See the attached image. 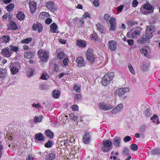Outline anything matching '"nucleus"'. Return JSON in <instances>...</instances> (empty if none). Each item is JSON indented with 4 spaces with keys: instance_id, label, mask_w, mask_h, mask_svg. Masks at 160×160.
<instances>
[{
    "instance_id": "35",
    "label": "nucleus",
    "mask_w": 160,
    "mask_h": 160,
    "mask_svg": "<svg viewBox=\"0 0 160 160\" xmlns=\"http://www.w3.org/2000/svg\"><path fill=\"white\" fill-rule=\"evenodd\" d=\"M140 35V32L138 30H135L132 34V38H134L135 37L139 36Z\"/></svg>"
},
{
    "instance_id": "22",
    "label": "nucleus",
    "mask_w": 160,
    "mask_h": 160,
    "mask_svg": "<svg viewBox=\"0 0 160 160\" xmlns=\"http://www.w3.org/2000/svg\"><path fill=\"white\" fill-rule=\"evenodd\" d=\"M97 29L101 33H104L106 31V28L100 24L98 23L96 25Z\"/></svg>"
},
{
    "instance_id": "63",
    "label": "nucleus",
    "mask_w": 160,
    "mask_h": 160,
    "mask_svg": "<svg viewBox=\"0 0 160 160\" xmlns=\"http://www.w3.org/2000/svg\"><path fill=\"white\" fill-rule=\"evenodd\" d=\"M9 15L8 14H6L3 15L2 18L4 20H7L8 18H9Z\"/></svg>"
},
{
    "instance_id": "30",
    "label": "nucleus",
    "mask_w": 160,
    "mask_h": 160,
    "mask_svg": "<svg viewBox=\"0 0 160 160\" xmlns=\"http://www.w3.org/2000/svg\"><path fill=\"white\" fill-rule=\"evenodd\" d=\"M36 138L39 141H42L44 138L43 135L41 133H38L36 135Z\"/></svg>"
},
{
    "instance_id": "61",
    "label": "nucleus",
    "mask_w": 160,
    "mask_h": 160,
    "mask_svg": "<svg viewBox=\"0 0 160 160\" xmlns=\"http://www.w3.org/2000/svg\"><path fill=\"white\" fill-rule=\"evenodd\" d=\"M138 3V2L136 0H134L132 3V6L135 7H136Z\"/></svg>"
},
{
    "instance_id": "4",
    "label": "nucleus",
    "mask_w": 160,
    "mask_h": 160,
    "mask_svg": "<svg viewBox=\"0 0 160 160\" xmlns=\"http://www.w3.org/2000/svg\"><path fill=\"white\" fill-rule=\"evenodd\" d=\"M103 146L102 148V150L104 152H107L112 148V141L109 140L103 141Z\"/></svg>"
},
{
    "instance_id": "34",
    "label": "nucleus",
    "mask_w": 160,
    "mask_h": 160,
    "mask_svg": "<svg viewBox=\"0 0 160 160\" xmlns=\"http://www.w3.org/2000/svg\"><path fill=\"white\" fill-rule=\"evenodd\" d=\"M9 48L10 50L12 51V52H17L19 50L17 46H14L12 45L9 46Z\"/></svg>"
},
{
    "instance_id": "25",
    "label": "nucleus",
    "mask_w": 160,
    "mask_h": 160,
    "mask_svg": "<svg viewBox=\"0 0 160 160\" xmlns=\"http://www.w3.org/2000/svg\"><path fill=\"white\" fill-rule=\"evenodd\" d=\"M60 93L58 90H54L53 91L52 95L53 97L55 98H58L60 96Z\"/></svg>"
},
{
    "instance_id": "7",
    "label": "nucleus",
    "mask_w": 160,
    "mask_h": 160,
    "mask_svg": "<svg viewBox=\"0 0 160 160\" xmlns=\"http://www.w3.org/2000/svg\"><path fill=\"white\" fill-rule=\"evenodd\" d=\"M110 27L109 30L111 31H115L117 28V22L116 19L113 17H111L109 19Z\"/></svg>"
},
{
    "instance_id": "20",
    "label": "nucleus",
    "mask_w": 160,
    "mask_h": 160,
    "mask_svg": "<svg viewBox=\"0 0 160 160\" xmlns=\"http://www.w3.org/2000/svg\"><path fill=\"white\" fill-rule=\"evenodd\" d=\"M150 38H149V37L147 36H145V37L144 36L143 37L139 38L138 41V42L139 43H143L147 42Z\"/></svg>"
},
{
    "instance_id": "41",
    "label": "nucleus",
    "mask_w": 160,
    "mask_h": 160,
    "mask_svg": "<svg viewBox=\"0 0 160 160\" xmlns=\"http://www.w3.org/2000/svg\"><path fill=\"white\" fill-rule=\"evenodd\" d=\"M32 41V39L31 38H27L21 41L22 43H28L31 42Z\"/></svg>"
},
{
    "instance_id": "53",
    "label": "nucleus",
    "mask_w": 160,
    "mask_h": 160,
    "mask_svg": "<svg viewBox=\"0 0 160 160\" xmlns=\"http://www.w3.org/2000/svg\"><path fill=\"white\" fill-rule=\"evenodd\" d=\"M52 144V142L50 141H49L45 145V146L47 148H50L51 147Z\"/></svg>"
},
{
    "instance_id": "57",
    "label": "nucleus",
    "mask_w": 160,
    "mask_h": 160,
    "mask_svg": "<svg viewBox=\"0 0 160 160\" xmlns=\"http://www.w3.org/2000/svg\"><path fill=\"white\" fill-rule=\"evenodd\" d=\"M124 7V5H121L117 7V11L118 12H121L122 10Z\"/></svg>"
},
{
    "instance_id": "2",
    "label": "nucleus",
    "mask_w": 160,
    "mask_h": 160,
    "mask_svg": "<svg viewBox=\"0 0 160 160\" xmlns=\"http://www.w3.org/2000/svg\"><path fill=\"white\" fill-rule=\"evenodd\" d=\"M38 55L41 61L47 62L49 58L48 52L43 49H40L38 51Z\"/></svg>"
},
{
    "instance_id": "52",
    "label": "nucleus",
    "mask_w": 160,
    "mask_h": 160,
    "mask_svg": "<svg viewBox=\"0 0 160 160\" xmlns=\"http://www.w3.org/2000/svg\"><path fill=\"white\" fill-rule=\"evenodd\" d=\"M128 69L132 74H134L135 73L134 70L131 65H129L128 66Z\"/></svg>"
},
{
    "instance_id": "10",
    "label": "nucleus",
    "mask_w": 160,
    "mask_h": 160,
    "mask_svg": "<svg viewBox=\"0 0 160 160\" xmlns=\"http://www.w3.org/2000/svg\"><path fill=\"white\" fill-rule=\"evenodd\" d=\"M155 29L152 26H148L146 29L145 36L151 38L152 36V33L155 31Z\"/></svg>"
},
{
    "instance_id": "6",
    "label": "nucleus",
    "mask_w": 160,
    "mask_h": 160,
    "mask_svg": "<svg viewBox=\"0 0 160 160\" xmlns=\"http://www.w3.org/2000/svg\"><path fill=\"white\" fill-rule=\"evenodd\" d=\"M114 106V105H112V104H107L104 102L100 103L99 105L100 109L105 111L109 110L112 109Z\"/></svg>"
},
{
    "instance_id": "1",
    "label": "nucleus",
    "mask_w": 160,
    "mask_h": 160,
    "mask_svg": "<svg viewBox=\"0 0 160 160\" xmlns=\"http://www.w3.org/2000/svg\"><path fill=\"white\" fill-rule=\"evenodd\" d=\"M86 58L90 62L99 64L102 62V60L100 57L96 58L95 55L94 54L92 49L89 48L86 52Z\"/></svg>"
},
{
    "instance_id": "16",
    "label": "nucleus",
    "mask_w": 160,
    "mask_h": 160,
    "mask_svg": "<svg viewBox=\"0 0 160 160\" xmlns=\"http://www.w3.org/2000/svg\"><path fill=\"white\" fill-rule=\"evenodd\" d=\"M108 46L109 48L112 50H114L117 48L116 42L113 40H111L108 42Z\"/></svg>"
},
{
    "instance_id": "33",
    "label": "nucleus",
    "mask_w": 160,
    "mask_h": 160,
    "mask_svg": "<svg viewBox=\"0 0 160 160\" xmlns=\"http://www.w3.org/2000/svg\"><path fill=\"white\" fill-rule=\"evenodd\" d=\"M98 36L96 33H94L90 36V38L92 40L96 41L98 40Z\"/></svg>"
},
{
    "instance_id": "19",
    "label": "nucleus",
    "mask_w": 160,
    "mask_h": 160,
    "mask_svg": "<svg viewBox=\"0 0 160 160\" xmlns=\"http://www.w3.org/2000/svg\"><path fill=\"white\" fill-rule=\"evenodd\" d=\"M9 67L11 73L13 75L16 74L18 71V68L14 67L12 63H11Z\"/></svg>"
},
{
    "instance_id": "42",
    "label": "nucleus",
    "mask_w": 160,
    "mask_h": 160,
    "mask_svg": "<svg viewBox=\"0 0 160 160\" xmlns=\"http://www.w3.org/2000/svg\"><path fill=\"white\" fill-rule=\"evenodd\" d=\"M116 108L117 109L119 112L121 111L123 108V105L122 103H120L117 105L116 107Z\"/></svg>"
},
{
    "instance_id": "36",
    "label": "nucleus",
    "mask_w": 160,
    "mask_h": 160,
    "mask_svg": "<svg viewBox=\"0 0 160 160\" xmlns=\"http://www.w3.org/2000/svg\"><path fill=\"white\" fill-rule=\"evenodd\" d=\"M151 120L153 122H156L157 123H159V122L158 119V117L157 115H154L151 118Z\"/></svg>"
},
{
    "instance_id": "31",
    "label": "nucleus",
    "mask_w": 160,
    "mask_h": 160,
    "mask_svg": "<svg viewBox=\"0 0 160 160\" xmlns=\"http://www.w3.org/2000/svg\"><path fill=\"white\" fill-rule=\"evenodd\" d=\"M55 155L53 153H51L47 155L46 157L47 160H52L54 159Z\"/></svg>"
},
{
    "instance_id": "5",
    "label": "nucleus",
    "mask_w": 160,
    "mask_h": 160,
    "mask_svg": "<svg viewBox=\"0 0 160 160\" xmlns=\"http://www.w3.org/2000/svg\"><path fill=\"white\" fill-rule=\"evenodd\" d=\"M152 6L149 4H145L141 7V8L142 12L145 14H148L152 12Z\"/></svg>"
},
{
    "instance_id": "55",
    "label": "nucleus",
    "mask_w": 160,
    "mask_h": 160,
    "mask_svg": "<svg viewBox=\"0 0 160 160\" xmlns=\"http://www.w3.org/2000/svg\"><path fill=\"white\" fill-rule=\"evenodd\" d=\"M131 139V138L129 136H127L123 139V141L125 142L129 141Z\"/></svg>"
},
{
    "instance_id": "59",
    "label": "nucleus",
    "mask_w": 160,
    "mask_h": 160,
    "mask_svg": "<svg viewBox=\"0 0 160 160\" xmlns=\"http://www.w3.org/2000/svg\"><path fill=\"white\" fill-rule=\"evenodd\" d=\"M142 54H144V55L145 56L148 54L147 51L145 49H142L140 50Z\"/></svg>"
},
{
    "instance_id": "21",
    "label": "nucleus",
    "mask_w": 160,
    "mask_h": 160,
    "mask_svg": "<svg viewBox=\"0 0 160 160\" xmlns=\"http://www.w3.org/2000/svg\"><path fill=\"white\" fill-rule=\"evenodd\" d=\"M50 31L53 33H58L59 31L57 29V26L56 24L53 23L51 25Z\"/></svg>"
},
{
    "instance_id": "47",
    "label": "nucleus",
    "mask_w": 160,
    "mask_h": 160,
    "mask_svg": "<svg viewBox=\"0 0 160 160\" xmlns=\"http://www.w3.org/2000/svg\"><path fill=\"white\" fill-rule=\"evenodd\" d=\"M93 4L94 7H98L100 5L99 1V0H94L93 2Z\"/></svg>"
},
{
    "instance_id": "14",
    "label": "nucleus",
    "mask_w": 160,
    "mask_h": 160,
    "mask_svg": "<svg viewBox=\"0 0 160 160\" xmlns=\"http://www.w3.org/2000/svg\"><path fill=\"white\" fill-rule=\"evenodd\" d=\"M129 89L127 88H123L118 89L116 90V92L119 96H122L129 91Z\"/></svg>"
},
{
    "instance_id": "51",
    "label": "nucleus",
    "mask_w": 160,
    "mask_h": 160,
    "mask_svg": "<svg viewBox=\"0 0 160 160\" xmlns=\"http://www.w3.org/2000/svg\"><path fill=\"white\" fill-rule=\"evenodd\" d=\"M110 17L108 14H106L104 16V18L106 20L107 22H109V19L110 18Z\"/></svg>"
},
{
    "instance_id": "54",
    "label": "nucleus",
    "mask_w": 160,
    "mask_h": 160,
    "mask_svg": "<svg viewBox=\"0 0 160 160\" xmlns=\"http://www.w3.org/2000/svg\"><path fill=\"white\" fill-rule=\"evenodd\" d=\"M69 61V59L68 58H65L63 60V63L65 66H67L68 64V62Z\"/></svg>"
},
{
    "instance_id": "45",
    "label": "nucleus",
    "mask_w": 160,
    "mask_h": 160,
    "mask_svg": "<svg viewBox=\"0 0 160 160\" xmlns=\"http://www.w3.org/2000/svg\"><path fill=\"white\" fill-rule=\"evenodd\" d=\"M74 90L78 92H79L80 91V87L77 85L75 84L73 88Z\"/></svg>"
},
{
    "instance_id": "38",
    "label": "nucleus",
    "mask_w": 160,
    "mask_h": 160,
    "mask_svg": "<svg viewBox=\"0 0 160 160\" xmlns=\"http://www.w3.org/2000/svg\"><path fill=\"white\" fill-rule=\"evenodd\" d=\"M46 133L47 136L50 138H51L53 137V133L52 132L49 130H47L46 131Z\"/></svg>"
},
{
    "instance_id": "49",
    "label": "nucleus",
    "mask_w": 160,
    "mask_h": 160,
    "mask_svg": "<svg viewBox=\"0 0 160 160\" xmlns=\"http://www.w3.org/2000/svg\"><path fill=\"white\" fill-rule=\"evenodd\" d=\"M70 118L71 119L73 120L74 121H76L77 120L78 117L76 116L74 114L71 113L70 115Z\"/></svg>"
},
{
    "instance_id": "27",
    "label": "nucleus",
    "mask_w": 160,
    "mask_h": 160,
    "mask_svg": "<svg viewBox=\"0 0 160 160\" xmlns=\"http://www.w3.org/2000/svg\"><path fill=\"white\" fill-rule=\"evenodd\" d=\"M43 118V117L42 116H40L39 117L35 116L34 118V122L36 123L40 122L42 121Z\"/></svg>"
},
{
    "instance_id": "18",
    "label": "nucleus",
    "mask_w": 160,
    "mask_h": 160,
    "mask_svg": "<svg viewBox=\"0 0 160 160\" xmlns=\"http://www.w3.org/2000/svg\"><path fill=\"white\" fill-rule=\"evenodd\" d=\"M91 137L89 133H86L83 137V142L84 143L87 144L91 140Z\"/></svg>"
},
{
    "instance_id": "23",
    "label": "nucleus",
    "mask_w": 160,
    "mask_h": 160,
    "mask_svg": "<svg viewBox=\"0 0 160 160\" xmlns=\"http://www.w3.org/2000/svg\"><path fill=\"white\" fill-rule=\"evenodd\" d=\"M77 44L79 47L81 48H85L86 46V42L83 40H77Z\"/></svg>"
},
{
    "instance_id": "58",
    "label": "nucleus",
    "mask_w": 160,
    "mask_h": 160,
    "mask_svg": "<svg viewBox=\"0 0 160 160\" xmlns=\"http://www.w3.org/2000/svg\"><path fill=\"white\" fill-rule=\"evenodd\" d=\"M32 106L33 107L37 108H40L41 107V104L39 103L37 104L33 103Z\"/></svg>"
},
{
    "instance_id": "17",
    "label": "nucleus",
    "mask_w": 160,
    "mask_h": 160,
    "mask_svg": "<svg viewBox=\"0 0 160 160\" xmlns=\"http://www.w3.org/2000/svg\"><path fill=\"white\" fill-rule=\"evenodd\" d=\"M29 7L32 12H34L37 9L36 3L33 2H32L29 3Z\"/></svg>"
},
{
    "instance_id": "29",
    "label": "nucleus",
    "mask_w": 160,
    "mask_h": 160,
    "mask_svg": "<svg viewBox=\"0 0 160 160\" xmlns=\"http://www.w3.org/2000/svg\"><path fill=\"white\" fill-rule=\"evenodd\" d=\"M7 74V71L6 69L0 68V78L5 77Z\"/></svg>"
},
{
    "instance_id": "11",
    "label": "nucleus",
    "mask_w": 160,
    "mask_h": 160,
    "mask_svg": "<svg viewBox=\"0 0 160 160\" xmlns=\"http://www.w3.org/2000/svg\"><path fill=\"white\" fill-rule=\"evenodd\" d=\"M76 62L78 64V66L79 67H85L86 62L84 58L82 57H78L76 59Z\"/></svg>"
},
{
    "instance_id": "24",
    "label": "nucleus",
    "mask_w": 160,
    "mask_h": 160,
    "mask_svg": "<svg viewBox=\"0 0 160 160\" xmlns=\"http://www.w3.org/2000/svg\"><path fill=\"white\" fill-rule=\"evenodd\" d=\"M16 17L18 20L20 21L23 20L25 17L24 14L21 11L18 12Z\"/></svg>"
},
{
    "instance_id": "26",
    "label": "nucleus",
    "mask_w": 160,
    "mask_h": 160,
    "mask_svg": "<svg viewBox=\"0 0 160 160\" xmlns=\"http://www.w3.org/2000/svg\"><path fill=\"white\" fill-rule=\"evenodd\" d=\"M10 38L8 36H4L0 38V42L6 43L9 41Z\"/></svg>"
},
{
    "instance_id": "48",
    "label": "nucleus",
    "mask_w": 160,
    "mask_h": 160,
    "mask_svg": "<svg viewBox=\"0 0 160 160\" xmlns=\"http://www.w3.org/2000/svg\"><path fill=\"white\" fill-rule=\"evenodd\" d=\"M137 23V22L135 21L132 20H128L127 21V24L129 26H132L133 25Z\"/></svg>"
},
{
    "instance_id": "56",
    "label": "nucleus",
    "mask_w": 160,
    "mask_h": 160,
    "mask_svg": "<svg viewBox=\"0 0 160 160\" xmlns=\"http://www.w3.org/2000/svg\"><path fill=\"white\" fill-rule=\"evenodd\" d=\"M90 16L89 13L87 12H86L84 13V14L82 16V18L84 19H86L87 18H89Z\"/></svg>"
},
{
    "instance_id": "62",
    "label": "nucleus",
    "mask_w": 160,
    "mask_h": 160,
    "mask_svg": "<svg viewBox=\"0 0 160 160\" xmlns=\"http://www.w3.org/2000/svg\"><path fill=\"white\" fill-rule=\"evenodd\" d=\"M128 44L130 46H132L133 44V40L132 39H129L127 41Z\"/></svg>"
},
{
    "instance_id": "46",
    "label": "nucleus",
    "mask_w": 160,
    "mask_h": 160,
    "mask_svg": "<svg viewBox=\"0 0 160 160\" xmlns=\"http://www.w3.org/2000/svg\"><path fill=\"white\" fill-rule=\"evenodd\" d=\"M145 116L147 117H149L151 114V111L149 109H148L144 112Z\"/></svg>"
},
{
    "instance_id": "32",
    "label": "nucleus",
    "mask_w": 160,
    "mask_h": 160,
    "mask_svg": "<svg viewBox=\"0 0 160 160\" xmlns=\"http://www.w3.org/2000/svg\"><path fill=\"white\" fill-rule=\"evenodd\" d=\"M35 70L31 68H29L27 72V75L28 77H30L33 75Z\"/></svg>"
},
{
    "instance_id": "13",
    "label": "nucleus",
    "mask_w": 160,
    "mask_h": 160,
    "mask_svg": "<svg viewBox=\"0 0 160 160\" xmlns=\"http://www.w3.org/2000/svg\"><path fill=\"white\" fill-rule=\"evenodd\" d=\"M121 138L120 137L116 136L113 140V143L115 147L119 148L121 146Z\"/></svg>"
},
{
    "instance_id": "50",
    "label": "nucleus",
    "mask_w": 160,
    "mask_h": 160,
    "mask_svg": "<svg viewBox=\"0 0 160 160\" xmlns=\"http://www.w3.org/2000/svg\"><path fill=\"white\" fill-rule=\"evenodd\" d=\"M131 148L134 151H136L138 149V146L136 144H132L131 145Z\"/></svg>"
},
{
    "instance_id": "40",
    "label": "nucleus",
    "mask_w": 160,
    "mask_h": 160,
    "mask_svg": "<svg viewBox=\"0 0 160 160\" xmlns=\"http://www.w3.org/2000/svg\"><path fill=\"white\" fill-rule=\"evenodd\" d=\"M49 76L48 74L44 72L42 75L41 78L43 80H47L49 78Z\"/></svg>"
},
{
    "instance_id": "60",
    "label": "nucleus",
    "mask_w": 160,
    "mask_h": 160,
    "mask_svg": "<svg viewBox=\"0 0 160 160\" xmlns=\"http://www.w3.org/2000/svg\"><path fill=\"white\" fill-rule=\"evenodd\" d=\"M72 109L73 111H76L78 110V106L76 105H73L72 106Z\"/></svg>"
},
{
    "instance_id": "43",
    "label": "nucleus",
    "mask_w": 160,
    "mask_h": 160,
    "mask_svg": "<svg viewBox=\"0 0 160 160\" xmlns=\"http://www.w3.org/2000/svg\"><path fill=\"white\" fill-rule=\"evenodd\" d=\"M65 53L62 52H59L58 54V57L59 59H62L65 57Z\"/></svg>"
},
{
    "instance_id": "44",
    "label": "nucleus",
    "mask_w": 160,
    "mask_h": 160,
    "mask_svg": "<svg viewBox=\"0 0 160 160\" xmlns=\"http://www.w3.org/2000/svg\"><path fill=\"white\" fill-rule=\"evenodd\" d=\"M122 154L123 155H129V153H128V150L127 148H124L123 149Z\"/></svg>"
},
{
    "instance_id": "12",
    "label": "nucleus",
    "mask_w": 160,
    "mask_h": 160,
    "mask_svg": "<svg viewBox=\"0 0 160 160\" xmlns=\"http://www.w3.org/2000/svg\"><path fill=\"white\" fill-rule=\"evenodd\" d=\"M32 29L33 30L38 31V33H40L42 31L43 27L42 25L40 23L37 22L34 24L32 26Z\"/></svg>"
},
{
    "instance_id": "39",
    "label": "nucleus",
    "mask_w": 160,
    "mask_h": 160,
    "mask_svg": "<svg viewBox=\"0 0 160 160\" xmlns=\"http://www.w3.org/2000/svg\"><path fill=\"white\" fill-rule=\"evenodd\" d=\"M14 5L13 4H10L8 6L6 7V9L8 12L11 11L13 9Z\"/></svg>"
},
{
    "instance_id": "9",
    "label": "nucleus",
    "mask_w": 160,
    "mask_h": 160,
    "mask_svg": "<svg viewBox=\"0 0 160 160\" xmlns=\"http://www.w3.org/2000/svg\"><path fill=\"white\" fill-rule=\"evenodd\" d=\"M46 7L52 12H54L57 9V7L53 2L49 1L46 2Z\"/></svg>"
},
{
    "instance_id": "64",
    "label": "nucleus",
    "mask_w": 160,
    "mask_h": 160,
    "mask_svg": "<svg viewBox=\"0 0 160 160\" xmlns=\"http://www.w3.org/2000/svg\"><path fill=\"white\" fill-rule=\"evenodd\" d=\"M33 156L29 154L28 155L26 160H33Z\"/></svg>"
},
{
    "instance_id": "8",
    "label": "nucleus",
    "mask_w": 160,
    "mask_h": 160,
    "mask_svg": "<svg viewBox=\"0 0 160 160\" xmlns=\"http://www.w3.org/2000/svg\"><path fill=\"white\" fill-rule=\"evenodd\" d=\"M1 53L3 56L9 58L11 56L12 52L9 47H7L2 50Z\"/></svg>"
},
{
    "instance_id": "28",
    "label": "nucleus",
    "mask_w": 160,
    "mask_h": 160,
    "mask_svg": "<svg viewBox=\"0 0 160 160\" xmlns=\"http://www.w3.org/2000/svg\"><path fill=\"white\" fill-rule=\"evenodd\" d=\"M151 153L152 154H160V148H155L151 150Z\"/></svg>"
},
{
    "instance_id": "15",
    "label": "nucleus",
    "mask_w": 160,
    "mask_h": 160,
    "mask_svg": "<svg viewBox=\"0 0 160 160\" xmlns=\"http://www.w3.org/2000/svg\"><path fill=\"white\" fill-rule=\"evenodd\" d=\"M35 53V52L34 51L26 52L24 53V57L25 58L29 59L32 58L34 56Z\"/></svg>"
},
{
    "instance_id": "37",
    "label": "nucleus",
    "mask_w": 160,
    "mask_h": 160,
    "mask_svg": "<svg viewBox=\"0 0 160 160\" xmlns=\"http://www.w3.org/2000/svg\"><path fill=\"white\" fill-rule=\"evenodd\" d=\"M10 26L12 28L13 30L17 29L18 28L16 24L13 21H12L10 22Z\"/></svg>"
},
{
    "instance_id": "3",
    "label": "nucleus",
    "mask_w": 160,
    "mask_h": 160,
    "mask_svg": "<svg viewBox=\"0 0 160 160\" xmlns=\"http://www.w3.org/2000/svg\"><path fill=\"white\" fill-rule=\"evenodd\" d=\"M114 74L112 72H108L106 74L102 80V85L103 86L108 85L113 78Z\"/></svg>"
}]
</instances>
